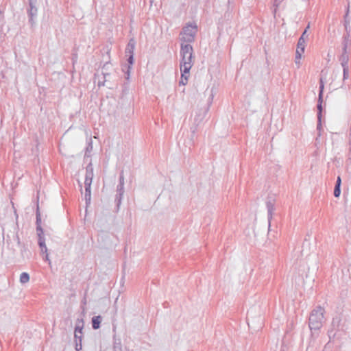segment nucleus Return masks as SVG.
Masks as SVG:
<instances>
[{
	"mask_svg": "<svg viewBox=\"0 0 351 351\" xmlns=\"http://www.w3.org/2000/svg\"><path fill=\"white\" fill-rule=\"evenodd\" d=\"M29 281V274L27 273V272L21 273V274L20 276V282L22 284H25V283H27Z\"/></svg>",
	"mask_w": 351,
	"mask_h": 351,
	"instance_id": "21",
	"label": "nucleus"
},
{
	"mask_svg": "<svg viewBox=\"0 0 351 351\" xmlns=\"http://www.w3.org/2000/svg\"><path fill=\"white\" fill-rule=\"evenodd\" d=\"M206 2H208L210 0H205Z\"/></svg>",
	"mask_w": 351,
	"mask_h": 351,
	"instance_id": "44",
	"label": "nucleus"
},
{
	"mask_svg": "<svg viewBox=\"0 0 351 351\" xmlns=\"http://www.w3.org/2000/svg\"><path fill=\"white\" fill-rule=\"evenodd\" d=\"M93 176H94L93 166L92 162H90L86 167V174H85L84 183H91L92 184Z\"/></svg>",
	"mask_w": 351,
	"mask_h": 351,
	"instance_id": "11",
	"label": "nucleus"
},
{
	"mask_svg": "<svg viewBox=\"0 0 351 351\" xmlns=\"http://www.w3.org/2000/svg\"><path fill=\"white\" fill-rule=\"evenodd\" d=\"M113 349H114V351H121V343H114Z\"/></svg>",
	"mask_w": 351,
	"mask_h": 351,
	"instance_id": "33",
	"label": "nucleus"
},
{
	"mask_svg": "<svg viewBox=\"0 0 351 351\" xmlns=\"http://www.w3.org/2000/svg\"><path fill=\"white\" fill-rule=\"evenodd\" d=\"M102 75H103V80H99L98 82V86L99 87L104 86L105 85V82H106V76L109 75L110 73L102 72Z\"/></svg>",
	"mask_w": 351,
	"mask_h": 351,
	"instance_id": "22",
	"label": "nucleus"
},
{
	"mask_svg": "<svg viewBox=\"0 0 351 351\" xmlns=\"http://www.w3.org/2000/svg\"><path fill=\"white\" fill-rule=\"evenodd\" d=\"M117 193L124 194V186L118 184L117 186Z\"/></svg>",
	"mask_w": 351,
	"mask_h": 351,
	"instance_id": "34",
	"label": "nucleus"
},
{
	"mask_svg": "<svg viewBox=\"0 0 351 351\" xmlns=\"http://www.w3.org/2000/svg\"><path fill=\"white\" fill-rule=\"evenodd\" d=\"M83 335L74 334L75 349L76 351H80L82 349Z\"/></svg>",
	"mask_w": 351,
	"mask_h": 351,
	"instance_id": "14",
	"label": "nucleus"
},
{
	"mask_svg": "<svg viewBox=\"0 0 351 351\" xmlns=\"http://www.w3.org/2000/svg\"><path fill=\"white\" fill-rule=\"evenodd\" d=\"M180 72H181V77H180V80L179 81V84L185 86L188 83L191 69H189V67H180Z\"/></svg>",
	"mask_w": 351,
	"mask_h": 351,
	"instance_id": "10",
	"label": "nucleus"
},
{
	"mask_svg": "<svg viewBox=\"0 0 351 351\" xmlns=\"http://www.w3.org/2000/svg\"><path fill=\"white\" fill-rule=\"evenodd\" d=\"M324 89V82L322 78L319 80V94H318V100L317 104V119H322V102H323V93Z\"/></svg>",
	"mask_w": 351,
	"mask_h": 351,
	"instance_id": "8",
	"label": "nucleus"
},
{
	"mask_svg": "<svg viewBox=\"0 0 351 351\" xmlns=\"http://www.w3.org/2000/svg\"><path fill=\"white\" fill-rule=\"evenodd\" d=\"M123 197V193H117L114 201L116 203V206L117 207V210L119 209Z\"/></svg>",
	"mask_w": 351,
	"mask_h": 351,
	"instance_id": "20",
	"label": "nucleus"
},
{
	"mask_svg": "<svg viewBox=\"0 0 351 351\" xmlns=\"http://www.w3.org/2000/svg\"><path fill=\"white\" fill-rule=\"evenodd\" d=\"M15 214H16V227L14 228L15 234L14 235V239L16 242L17 245L19 247H25L24 245L22 244L20 237H19V223H18V221H17L18 215L16 213H15Z\"/></svg>",
	"mask_w": 351,
	"mask_h": 351,
	"instance_id": "15",
	"label": "nucleus"
},
{
	"mask_svg": "<svg viewBox=\"0 0 351 351\" xmlns=\"http://www.w3.org/2000/svg\"><path fill=\"white\" fill-rule=\"evenodd\" d=\"M332 328L328 331V335L330 339L335 338L337 331L344 332L346 330L344 324L341 323V318L337 315L332 318L331 323Z\"/></svg>",
	"mask_w": 351,
	"mask_h": 351,
	"instance_id": "6",
	"label": "nucleus"
},
{
	"mask_svg": "<svg viewBox=\"0 0 351 351\" xmlns=\"http://www.w3.org/2000/svg\"><path fill=\"white\" fill-rule=\"evenodd\" d=\"M109 64H110V61L106 62L102 66V69L107 70Z\"/></svg>",
	"mask_w": 351,
	"mask_h": 351,
	"instance_id": "38",
	"label": "nucleus"
},
{
	"mask_svg": "<svg viewBox=\"0 0 351 351\" xmlns=\"http://www.w3.org/2000/svg\"><path fill=\"white\" fill-rule=\"evenodd\" d=\"M319 138L320 137H318V136L315 138V143H317L319 142Z\"/></svg>",
	"mask_w": 351,
	"mask_h": 351,
	"instance_id": "42",
	"label": "nucleus"
},
{
	"mask_svg": "<svg viewBox=\"0 0 351 351\" xmlns=\"http://www.w3.org/2000/svg\"><path fill=\"white\" fill-rule=\"evenodd\" d=\"M136 47V41L134 38H130L128 41V43L125 47V56L128 57L127 61L128 63V65L127 66V70L125 71V79L129 80L130 77V71L132 68V66L134 64V49Z\"/></svg>",
	"mask_w": 351,
	"mask_h": 351,
	"instance_id": "3",
	"label": "nucleus"
},
{
	"mask_svg": "<svg viewBox=\"0 0 351 351\" xmlns=\"http://www.w3.org/2000/svg\"><path fill=\"white\" fill-rule=\"evenodd\" d=\"M309 28H310V24L308 23L307 25V26L306 27V28L304 29V32H302V34L300 38H308L307 32L309 29Z\"/></svg>",
	"mask_w": 351,
	"mask_h": 351,
	"instance_id": "32",
	"label": "nucleus"
},
{
	"mask_svg": "<svg viewBox=\"0 0 351 351\" xmlns=\"http://www.w3.org/2000/svg\"><path fill=\"white\" fill-rule=\"evenodd\" d=\"M77 60V54L75 53H73L72 54V62H73V64H74Z\"/></svg>",
	"mask_w": 351,
	"mask_h": 351,
	"instance_id": "37",
	"label": "nucleus"
},
{
	"mask_svg": "<svg viewBox=\"0 0 351 351\" xmlns=\"http://www.w3.org/2000/svg\"><path fill=\"white\" fill-rule=\"evenodd\" d=\"M41 256H42L43 260L45 262H47L48 263V265L49 266H51V260L49 258V254L46 253V254H44V255H41Z\"/></svg>",
	"mask_w": 351,
	"mask_h": 351,
	"instance_id": "30",
	"label": "nucleus"
},
{
	"mask_svg": "<svg viewBox=\"0 0 351 351\" xmlns=\"http://www.w3.org/2000/svg\"><path fill=\"white\" fill-rule=\"evenodd\" d=\"M266 208L267 210V219H268V227L270 228L271 220L273 217V214L275 210V199L269 197L265 202Z\"/></svg>",
	"mask_w": 351,
	"mask_h": 351,
	"instance_id": "9",
	"label": "nucleus"
},
{
	"mask_svg": "<svg viewBox=\"0 0 351 351\" xmlns=\"http://www.w3.org/2000/svg\"><path fill=\"white\" fill-rule=\"evenodd\" d=\"M91 183H84L85 194L84 198L86 205L90 204L91 199Z\"/></svg>",
	"mask_w": 351,
	"mask_h": 351,
	"instance_id": "12",
	"label": "nucleus"
},
{
	"mask_svg": "<svg viewBox=\"0 0 351 351\" xmlns=\"http://www.w3.org/2000/svg\"><path fill=\"white\" fill-rule=\"evenodd\" d=\"M317 130L318 132V137H320L322 135V132L323 130L322 125V119H317Z\"/></svg>",
	"mask_w": 351,
	"mask_h": 351,
	"instance_id": "26",
	"label": "nucleus"
},
{
	"mask_svg": "<svg viewBox=\"0 0 351 351\" xmlns=\"http://www.w3.org/2000/svg\"><path fill=\"white\" fill-rule=\"evenodd\" d=\"M343 68V80L345 81L349 77V69L348 66L342 67Z\"/></svg>",
	"mask_w": 351,
	"mask_h": 351,
	"instance_id": "25",
	"label": "nucleus"
},
{
	"mask_svg": "<svg viewBox=\"0 0 351 351\" xmlns=\"http://www.w3.org/2000/svg\"><path fill=\"white\" fill-rule=\"evenodd\" d=\"M347 170L351 172V165L349 162H347Z\"/></svg>",
	"mask_w": 351,
	"mask_h": 351,
	"instance_id": "41",
	"label": "nucleus"
},
{
	"mask_svg": "<svg viewBox=\"0 0 351 351\" xmlns=\"http://www.w3.org/2000/svg\"><path fill=\"white\" fill-rule=\"evenodd\" d=\"M213 99V95L211 94L208 98V102H209V104H210L212 103V101Z\"/></svg>",
	"mask_w": 351,
	"mask_h": 351,
	"instance_id": "39",
	"label": "nucleus"
},
{
	"mask_svg": "<svg viewBox=\"0 0 351 351\" xmlns=\"http://www.w3.org/2000/svg\"><path fill=\"white\" fill-rule=\"evenodd\" d=\"M101 321H102V317L101 315L93 317L92 320H91L92 328L94 330L99 329L101 327Z\"/></svg>",
	"mask_w": 351,
	"mask_h": 351,
	"instance_id": "16",
	"label": "nucleus"
},
{
	"mask_svg": "<svg viewBox=\"0 0 351 351\" xmlns=\"http://www.w3.org/2000/svg\"><path fill=\"white\" fill-rule=\"evenodd\" d=\"M249 317H250V313L247 312V319L249 320Z\"/></svg>",
	"mask_w": 351,
	"mask_h": 351,
	"instance_id": "43",
	"label": "nucleus"
},
{
	"mask_svg": "<svg viewBox=\"0 0 351 351\" xmlns=\"http://www.w3.org/2000/svg\"><path fill=\"white\" fill-rule=\"evenodd\" d=\"M339 60L342 67L348 66L349 55L348 49H342V53L339 57Z\"/></svg>",
	"mask_w": 351,
	"mask_h": 351,
	"instance_id": "13",
	"label": "nucleus"
},
{
	"mask_svg": "<svg viewBox=\"0 0 351 351\" xmlns=\"http://www.w3.org/2000/svg\"><path fill=\"white\" fill-rule=\"evenodd\" d=\"M197 32V26L195 23L187 24L182 28V31L180 32V35H182L180 40L182 42L186 43V44H190L194 42Z\"/></svg>",
	"mask_w": 351,
	"mask_h": 351,
	"instance_id": "4",
	"label": "nucleus"
},
{
	"mask_svg": "<svg viewBox=\"0 0 351 351\" xmlns=\"http://www.w3.org/2000/svg\"><path fill=\"white\" fill-rule=\"evenodd\" d=\"M40 250V255H44V254L48 253V248L46 245V243L38 245Z\"/></svg>",
	"mask_w": 351,
	"mask_h": 351,
	"instance_id": "23",
	"label": "nucleus"
},
{
	"mask_svg": "<svg viewBox=\"0 0 351 351\" xmlns=\"http://www.w3.org/2000/svg\"><path fill=\"white\" fill-rule=\"evenodd\" d=\"M349 145H351V128L350 129L349 132Z\"/></svg>",
	"mask_w": 351,
	"mask_h": 351,
	"instance_id": "40",
	"label": "nucleus"
},
{
	"mask_svg": "<svg viewBox=\"0 0 351 351\" xmlns=\"http://www.w3.org/2000/svg\"><path fill=\"white\" fill-rule=\"evenodd\" d=\"M84 320L82 319H77L76 325L74 330V334L83 335Z\"/></svg>",
	"mask_w": 351,
	"mask_h": 351,
	"instance_id": "17",
	"label": "nucleus"
},
{
	"mask_svg": "<svg viewBox=\"0 0 351 351\" xmlns=\"http://www.w3.org/2000/svg\"><path fill=\"white\" fill-rule=\"evenodd\" d=\"M303 53L304 52H301L299 50H296V51H295V64H300V60L301 59Z\"/></svg>",
	"mask_w": 351,
	"mask_h": 351,
	"instance_id": "28",
	"label": "nucleus"
},
{
	"mask_svg": "<svg viewBox=\"0 0 351 351\" xmlns=\"http://www.w3.org/2000/svg\"><path fill=\"white\" fill-rule=\"evenodd\" d=\"M343 25L345 27V30H346V33L345 34H348V35H350V25L343 24Z\"/></svg>",
	"mask_w": 351,
	"mask_h": 351,
	"instance_id": "36",
	"label": "nucleus"
},
{
	"mask_svg": "<svg viewBox=\"0 0 351 351\" xmlns=\"http://www.w3.org/2000/svg\"><path fill=\"white\" fill-rule=\"evenodd\" d=\"M304 49H305V38H299L298 44H297L296 50H299L301 52H304Z\"/></svg>",
	"mask_w": 351,
	"mask_h": 351,
	"instance_id": "18",
	"label": "nucleus"
},
{
	"mask_svg": "<svg viewBox=\"0 0 351 351\" xmlns=\"http://www.w3.org/2000/svg\"><path fill=\"white\" fill-rule=\"evenodd\" d=\"M180 56L181 58L180 67L191 69L193 63V48L191 44L181 43Z\"/></svg>",
	"mask_w": 351,
	"mask_h": 351,
	"instance_id": "2",
	"label": "nucleus"
},
{
	"mask_svg": "<svg viewBox=\"0 0 351 351\" xmlns=\"http://www.w3.org/2000/svg\"><path fill=\"white\" fill-rule=\"evenodd\" d=\"M118 184L124 186V174L123 170L120 172Z\"/></svg>",
	"mask_w": 351,
	"mask_h": 351,
	"instance_id": "31",
	"label": "nucleus"
},
{
	"mask_svg": "<svg viewBox=\"0 0 351 351\" xmlns=\"http://www.w3.org/2000/svg\"><path fill=\"white\" fill-rule=\"evenodd\" d=\"M37 0H28V6L27 8V14L28 16L29 23L33 27L36 24V19L38 16V8L36 7Z\"/></svg>",
	"mask_w": 351,
	"mask_h": 351,
	"instance_id": "7",
	"label": "nucleus"
},
{
	"mask_svg": "<svg viewBox=\"0 0 351 351\" xmlns=\"http://www.w3.org/2000/svg\"><path fill=\"white\" fill-rule=\"evenodd\" d=\"M341 186H335L334 189V196L335 197H339L341 195Z\"/></svg>",
	"mask_w": 351,
	"mask_h": 351,
	"instance_id": "29",
	"label": "nucleus"
},
{
	"mask_svg": "<svg viewBox=\"0 0 351 351\" xmlns=\"http://www.w3.org/2000/svg\"><path fill=\"white\" fill-rule=\"evenodd\" d=\"M325 310L320 306L314 308L309 316L308 326L312 335L318 334L319 329L322 328L324 320V313Z\"/></svg>",
	"mask_w": 351,
	"mask_h": 351,
	"instance_id": "1",
	"label": "nucleus"
},
{
	"mask_svg": "<svg viewBox=\"0 0 351 351\" xmlns=\"http://www.w3.org/2000/svg\"><path fill=\"white\" fill-rule=\"evenodd\" d=\"M335 186H341V178L339 176H337V180H336V182H335Z\"/></svg>",
	"mask_w": 351,
	"mask_h": 351,
	"instance_id": "35",
	"label": "nucleus"
},
{
	"mask_svg": "<svg viewBox=\"0 0 351 351\" xmlns=\"http://www.w3.org/2000/svg\"><path fill=\"white\" fill-rule=\"evenodd\" d=\"M36 230L38 237V245L45 243V236L44 234V230L41 226V215L39 210L38 202L37 203L36 211Z\"/></svg>",
	"mask_w": 351,
	"mask_h": 351,
	"instance_id": "5",
	"label": "nucleus"
},
{
	"mask_svg": "<svg viewBox=\"0 0 351 351\" xmlns=\"http://www.w3.org/2000/svg\"><path fill=\"white\" fill-rule=\"evenodd\" d=\"M348 14H349V5L347 8L346 14L344 15L343 24L350 25V20L348 16Z\"/></svg>",
	"mask_w": 351,
	"mask_h": 351,
	"instance_id": "27",
	"label": "nucleus"
},
{
	"mask_svg": "<svg viewBox=\"0 0 351 351\" xmlns=\"http://www.w3.org/2000/svg\"><path fill=\"white\" fill-rule=\"evenodd\" d=\"M350 35L348 34H344L343 36V40H342V49H348L349 43H350Z\"/></svg>",
	"mask_w": 351,
	"mask_h": 351,
	"instance_id": "19",
	"label": "nucleus"
},
{
	"mask_svg": "<svg viewBox=\"0 0 351 351\" xmlns=\"http://www.w3.org/2000/svg\"><path fill=\"white\" fill-rule=\"evenodd\" d=\"M93 150V141L91 138L88 141L87 145L86 147V155L88 152H90Z\"/></svg>",
	"mask_w": 351,
	"mask_h": 351,
	"instance_id": "24",
	"label": "nucleus"
}]
</instances>
